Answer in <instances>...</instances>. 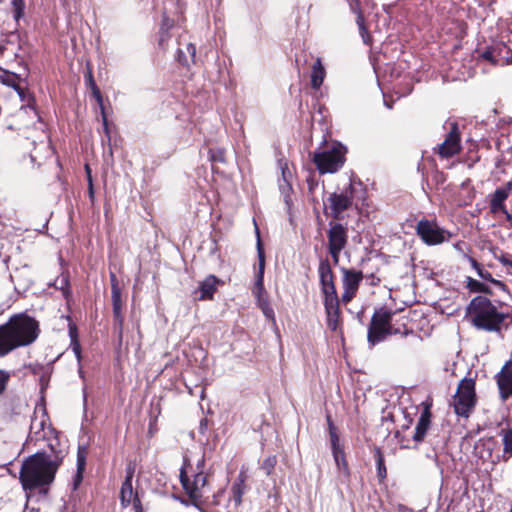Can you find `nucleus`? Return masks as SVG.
Here are the masks:
<instances>
[{"label":"nucleus","mask_w":512,"mask_h":512,"mask_svg":"<svg viewBox=\"0 0 512 512\" xmlns=\"http://www.w3.org/2000/svg\"><path fill=\"white\" fill-rule=\"evenodd\" d=\"M56 437L48 438L47 449L27 457L19 472V480L25 491L39 490L47 493L57 470L62 464L64 453Z\"/></svg>","instance_id":"obj_1"},{"label":"nucleus","mask_w":512,"mask_h":512,"mask_svg":"<svg viewBox=\"0 0 512 512\" xmlns=\"http://www.w3.org/2000/svg\"><path fill=\"white\" fill-rule=\"evenodd\" d=\"M39 323L26 314H16L0 325V357L32 344L39 335Z\"/></svg>","instance_id":"obj_2"},{"label":"nucleus","mask_w":512,"mask_h":512,"mask_svg":"<svg viewBox=\"0 0 512 512\" xmlns=\"http://www.w3.org/2000/svg\"><path fill=\"white\" fill-rule=\"evenodd\" d=\"M467 317L478 330L500 333L508 314L500 311L489 298L476 296L467 307Z\"/></svg>","instance_id":"obj_3"},{"label":"nucleus","mask_w":512,"mask_h":512,"mask_svg":"<svg viewBox=\"0 0 512 512\" xmlns=\"http://www.w3.org/2000/svg\"><path fill=\"white\" fill-rule=\"evenodd\" d=\"M318 273L327 315V326L335 331L340 317L339 298L334 283L333 271L327 259L320 261Z\"/></svg>","instance_id":"obj_4"},{"label":"nucleus","mask_w":512,"mask_h":512,"mask_svg":"<svg viewBox=\"0 0 512 512\" xmlns=\"http://www.w3.org/2000/svg\"><path fill=\"white\" fill-rule=\"evenodd\" d=\"M397 312L381 308L373 314L368 328V342L375 345L383 341L388 335L408 334L405 323L395 320Z\"/></svg>","instance_id":"obj_5"},{"label":"nucleus","mask_w":512,"mask_h":512,"mask_svg":"<svg viewBox=\"0 0 512 512\" xmlns=\"http://www.w3.org/2000/svg\"><path fill=\"white\" fill-rule=\"evenodd\" d=\"M204 464V458H201L197 463V471L193 473L192 478L189 477L184 470H181L180 473L181 484L189 498L196 506L202 502V499L208 490L207 475L203 471Z\"/></svg>","instance_id":"obj_6"},{"label":"nucleus","mask_w":512,"mask_h":512,"mask_svg":"<svg viewBox=\"0 0 512 512\" xmlns=\"http://www.w3.org/2000/svg\"><path fill=\"white\" fill-rule=\"evenodd\" d=\"M346 149L341 144H333L331 147L317 151L313 155V162L321 174L334 173L344 164Z\"/></svg>","instance_id":"obj_7"},{"label":"nucleus","mask_w":512,"mask_h":512,"mask_svg":"<svg viewBox=\"0 0 512 512\" xmlns=\"http://www.w3.org/2000/svg\"><path fill=\"white\" fill-rule=\"evenodd\" d=\"M475 403V381L471 378H464L460 381L453 399L454 411L458 416L467 418Z\"/></svg>","instance_id":"obj_8"},{"label":"nucleus","mask_w":512,"mask_h":512,"mask_svg":"<svg viewBox=\"0 0 512 512\" xmlns=\"http://www.w3.org/2000/svg\"><path fill=\"white\" fill-rule=\"evenodd\" d=\"M354 193L355 185L352 181H349L343 188L330 194L327 202L331 210V216L334 219H339L342 212L351 207L354 199Z\"/></svg>","instance_id":"obj_9"},{"label":"nucleus","mask_w":512,"mask_h":512,"mask_svg":"<svg viewBox=\"0 0 512 512\" xmlns=\"http://www.w3.org/2000/svg\"><path fill=\"white\" fill-rule=\"evenodd\" d=\"M416 233L425 244L430 246L441 244L451 237L449 232L429 220H420L416 226Z\"/></svg>","instance_id":"obj_10"},{"label":"nucleus","mask_w":512,"mask_h":512,"mask_svg":"<svg viewBox=\"0 0 512 512\" xmlns=\"http://www.w3.org/2000/svg\"><path fill=\"white\" fill-rule=\"evenodd\" d=\"M328 250L335 265L339 263L340 253L348 242V231L340 223H330L327 233Z\"/></svg>","instance_id":"obj_11"},{"label":"nucleus","mask_w":512,"mask_h":512,"mask_svg":"<svg viewBox=\"0 0 512 512\" xmlns=\"http://www.w3.org/2000/svg\"><path fill=\"white\" fill-rule=\"evenodd\" d=\"M134 471L135 469L132 465L127 466L126 477L120 490V501L122 507L124 508L132 505L134 512H143L142 504L138 494L133 491L132 479L134 476Z\"/></svg>","instance_id":"obj_12"},{"label":"nucleus","mask_w":512,"mask_h":512,"mask_svg":"<svg viewBox=\"0 0 512 512\" xmlns=\"http://www.w3.org/2000/svg\"><path fill=\"white\" fill-rule=\"evenodd\" d=\"M111 280V300L113 306V317H114V328L118 333L119 343L122 342L123 339V324L124 317L122 314V299H121V289L118 285L117 278L115 274L110 275Z\"/></svg>","instance_id":"obj_13"},{"label":"nucleus","mask_w":512,"mask_h":512,"mask_svg":"<svg viewBox=\"0 0 512 512\" xmlns=\"http://www.w3.org/2000/svg\"><path fill=\"white\" fill-rule=\"evenodd\" d=\"M341 272L343 293L341 300L343 303H349L356 295L359 285L363 279V273L354 269L342 268Z\"/></svg>","instance_id":"obj_14"},{"label":"nucleus","mask_w":512,"mask_h":512,"mask_svg":"<svg viewBox=\"0 0 512 512\" xmlns=\"http://www.w3.org/2000/svg\"><path fill=\"white\" fill-rule=\"evenodd\" d=\"M449 125L450 130L437 150L442 158H450L461 151V137L458 124L456 122H450Z\"/></svg>","instance_id":"obj_15"},{"label":"nucleus","mask_w":512,"mask_h":512,"mask_svg":"<svg viewBox=\"0 0 512 512\" xmlns=\"http://www.w3.org/2000/svg\"><path fill=\"white\" fill-rule=\"evenodd\" d=\"M53 434V430L48 425V418L45 412L41 415L35 414L31 419L30 432L28 436V445L32 442H38L41 439L48 438V435Z\"/></svg>","instance_id":"obj_16"},{"label":"nucleus","mask_w":512,"mask_h":512,"mask_svg":"<svg viewBox=\"0 0 512 512\" xmlns=\"http://www.w3.org/2000/svg\"><path fill=\"white\" fill-rule=\"evenodd\" d=\"M512 190V180L507 182L501 188L495 190V192L490 197V211L493 214L501 212L506 209L504 202L508 199L509 194Z\"/></svg>","instance_id":"obj_17"},{"label":"nucleus","mask_w":512,"mask_h":512,"mask_svg":"<svg viewBox=\"0 0 512 512\" xmlns=\"http://www.w3.org/2000/svg\"><path fill=\"white\" fill-rule=\"evenodd\" d=\"M423 405L424 409L421 412V415L418 419L417 425L415 427V432L413 435V440L416 442H421L424 440L431 424L432 414L430 409L432 404L426 401L423 403Z\"/></svg>","instance_id":"obj_18"},{"label":"nucleus","mask_w":512,"mask_h":512,"mask_svg":"<svg viewBox=\"0 0 512 512\" xmlns=\"http://www.w3.org/2000/svg\"><path fill=\"white\" fill-rule=\"evenodd\" d=\"M257 249H258V258H259V269H258V273H257V279H256V283H255L254 293L256 294L257 299L259 300V297H263V293H264L263 278H264V269H265V255H264L260 240H258Z\"/></svg>","instance_id":"obj_19"},{"label":"nucleus","mask_w":512,"mask_h":512,"mask_svg":"<svg viewBox=\"0 0 512 512\" xmlns=\"http://www.w3.org/2000/svg\"><path fill=\"white\" fill-rule=\"evenodd\" d=\"M469 262H470L472 268L477 272L478 276L481 279H483L485 281H489L490 283H492L496 288H498L501 291L507 290V286L505 283H503L500 280L494 279L492 277V274L489 271H487L486 269H484L482 267V265L480 263H478L474 258L470 257Z\"/></svg>","instance_id":"obj_20"},{"label":"nucleus","mask_w":512,"mask_h":512,"mask_svg":"<svg viewBox=\"0 0 512 512\" xmlns=\"http://www.w3.org/2000/svg\"><path fill=\"white\" fill-rule=\"evenodd\" d=\"M496 382L501 399L506 401L509 397L512 396V375L510 376L500 371L496 375Z\"/></svg>","instance_id":"obj_21"},{"label":"nucleus","mask_w":512,"mask_h":512,"mask_svg":"<svg viewBox=\"0 0 512 512\" xmlns=\"http://www.w3.org/2000/svg\"><path fill=\"white\" fill-rule=\"evenodd\" d=\"M0 82L14 90H17L22 83L25 82V79L14 72L0 68Z\"/></svg>","instance_id":"obj_22"},{"label":"nucleus","mask_w":512,"mask_h":512,"mask_svg":"<svg viewBox=\"0 0 512 512\" xmlns=\"http://www.w3.org/2000/svg\"><path fill=\"white\" fill-rule=\"evenodd\" d=\"M218 283V280L215 276L210 275L208 276L201 284H200V296L198 297L199 300H206V299H212L213 294L216 290V284Z\"/></svg>","instance_id":"obj_23"},{"label":"nucleus","mask_w":512,"mask_h":512,"mask_svg":"<svg viewBox=\"0 0 512 512\" xmlns=\"http://www.w3.org/2000/svg\"><path fill=\"white\" fill-rule=\"evenodd\" d=\"M325 78V69L321 60L318 58L312 66L311 86L313 89H319Z\"/></svg>","instance_id":"obj_24"},{"label":"nucleus","mask_w":512,"mask_h":512,"mask_svg":"<svg viewBox=\"0 0 512 512\" xmlns=\"http://www.w3.org/2000/svg\"><path fill=\"white\" fill-rule=\"evenodd\" d=\"M87 82H88L89 86L91 87L93 96L95 97L97 103L100 106L101 114H102L103 126H104L105 131L107 132L108 131V124H107V117H106L105 111H104L102 95H101V92H100L99 88L95 84L93 76H92V74L90 72L88 73V76H87Z\"/></svg>","instance_id":"obj_25"},{"label":"nucleus","mask_w":512,"mask_h":512,"mask_svg":"<svg viewBox=\"0 0 512 512\" xmlns=\"http://www.w3.org/2000/svg\"><path fill=\"white\" fill-rule=\"evenodd\" d=\"M374 458L376 461L377 476L380 482H383L387 477V469L385 466L384 455L379 447L373 450Z\"/></svg>","instance_id":"obj_26"},{"label":"nucleus","mask_w":512,"mask_h":512,"mask_svg":"<svg viewBox=\"0 0 512 512\" xmlns=\"http://www.w3.org/2000/svg\"><path fill=\"white\" fill-rule=\"evenodd\" d=\"M245 489V475L240 473L232 486V493L234 501L237 505H239L242 501V495L244 494Z\"/></svg>","instance_id":"obj_27"},{"label":"nucleus","mask_w":512,"mask_h":512,"mask_svg":"<svg viewBox=\"0 0 512 512\" xmlns=\"http://www.w3.org/2000/svg\"><path fill=\"white\" fill-rule=\"evenodd\" d=\"M349 5L351 11L355 13L357 16L356 23L359 27V30H365V20L362 11V0H351Z\"/></svg>","instance_id":"obj_28"},{"label":"nucleus","mask_w":512,"mask_h":512,"mask_svg":"<svg viewBox=\"0 0 512 512\" xmlns=\"http://www.w3.org/2000/svg\"><path fill=\"white\" fill-rule=\"evenodd\" d=\"M70 347L77 357L78 361L81 359V346L78 340L77 328L74 324L69 325Z\"/></svg>","instance_id":"obj_29"},{"label":"nucleus","mask_w":512,"mask_h":512,"mask_svg":"<svg viewBox=\"0 0 512 512\" xmlns=\"http://www.w3.org/2000/svg\"><path fill=\"white\" fill-rule=\"evenodd\" d=\"M467 287L471 292H480L490 295L492 294L491 289L486 284L471 277L467 278Z\"/></svg>","instance_id":"obj_30"},{"label":"nucleus","mask_w":512,"mask_h":512,"mask_svg":"<svg viewBox=\"0 0 512 512\" xmlns=\"http://www.w3.org/2000/svg\"><path fill=\"white\" fill-rule=\"evenodd\" d=\"M20 98V100L24 103H26L25 109L30 108L34 110L33 103H34V97L31 93H29L22 85L15 90ZM24 108V106H22Z\"/></svg>","instance_id":"obj_31"},{"label":"nucleus","mask_w":512,"mask_h":512,"mask_svg":"<svg viewBox=\"0 0 512 512\" xmlns=\"http://www.w3.org/2000/svg\"><path fill=\"white\" fill-rule=\"evenodd\" d=\"M258 304L265 317L275 323L274 310L270 306L267 298L259 297Z\"/></svg>","instance_id":"obj_32"},{"label":"nucleus","mask_w":512,"mask_h":512,"mask_svg":"<svg viewBox=\"0 0 512 512\" xmlns=\"http://www.w3.org/2000/svg\"><path fill=\"white\" fill-rule=\"evenodd\" d=\"M88 448L85 445L79 446L77 450V470L84 471L86 467V459Z\"/></svg>","instance_id":"obj_33"},{"label":"nucleus","mask_w":512,"mask_h":512,"mask_svg":"<svg viewBox=\"0 0 512 512\" xmlns=\"http://www.w3.org/2000/svg\"><path fill=\"white\" fill-rule=\"evenodd\" d=\"M12 10L14 13V19L19 21L24 16L25 2L24 0H10Z\"/></svg>","instance_id":"obj_34"},{"label":"nucleus","mask_w":512,"mask_h":512,"mask_svg":"<svg viewBox=\"0 0 512 512\" xmlns=\"http://www.w3.org/2000/svg\"><path fill=\"white\" fill-rule=\"evenodd\" d=\"M327 421L329 425V435H330V441H331V447H336L340 444L339 436L336 432V428L331 420L330 416H327Z\"/></svg>","instance_id":"obj_35"},{"label":"nucleus","mask_w":512,"mask_h":512,"mask_svg":"<svg viewBox=\"0 0 512 512\" xmlns=\"http://www.w3.org/2000/svg\"><path fill=\"white\" fill-rule=\"evenodd\" d=\"M504 454L512 456V429L507 430L503 435Z\"/></svg>","instance_id":"obj_36"},{"label":"nucleus","mask_w":512,"mask_h":512,"mask_svg":"<svg viewBox=\"0 0 512 512\" xmlns=\"http://www.w3.org/2000/svg\"><path fill=\"white\" fill-rule=\"evenodd\" d=\"M276 463H277L276 457L269 456L263 461V463L261 465V469L265 472L266 475H270L273 472Z\"/></svg>","instance_id":"obj_37"},{"label":"nucleus","mask_w":512,"mask_h":512,"mask_svg":"<svg viewBox=\"0 0 512 512\" xmlns=\"http://www.w3.org/2000/svg\"><path fill=\"white\" fill-rule=\"evenodd\" d=\"M496 259L505 267L508 268L507 273L512 275V259L507 254L496 256Z\"/></svg>","instance_id":"obj_38"},{"label":"nucleus","mask_w":512,"mask_h":512,"mask_svg":"<svg viewBox=\"0 0 512 512\" xmlns=\"http://www.w3.org/2000/svg\"><path fill=\"white\" fill-rule=\"evenodd\" d=\"M332 452L337 465H340V461L344 460V451L341 445L339 444L336 447H332Z\"/></svg>","instance_id":"obj_39"},{"label":"nucleus","mask_w":512,"mask_h":512,"mask_svg":"<svg viewBox=\"0 0 512 512\" xmlns=\"http://www.w3.org/2000/svg\"><path fill=\"white\" fill-rule=\"evenodd\" d=\"M176 58H177V61L184 66L189 64L186 53L182 49L177 50Z\"/></svg>","instance_id":"obj_40"},{"label":"nucleus","mask_w":512,"mask_h":512,"mask_svg":"<svg viewBox=\"0 0 512 512\" xmlns=\"http://www.w3.org/2000/svg\"><path fill=\"white\" fill-rule=\"evenodd\" d=\"M8 379H9V374L3 370H0V393H2L4 391Z\"/></svg>","instance_id":"obj_41"},{"label":"nucleus","mask_w":512,"mask_h":512,"mask_svg":"<svg viewBox=\"0 0 512 512\" xmlns=\"http://www.w3.org/2000/svg\"><path fill=\"white\" fill-rule=\"evenodd\" d=\"M83 473L84 471L77 470L76 474L74 476L73 482H74V489H77L79 484L82 482L83 479Z\"/></svg>","instance_id":"obj_42"},{"label":"nucleus","mask_w":512,"mask_h":512,"mask_svg":"<svg viewBox=\"0 0 512 512\" xmlns=\"http://www.w3.org/2000/svg\"><path fill=\"white\" fill-rule=\"evenodd\" d=\"M186 51L190 55L191 60L194 61V58L196 55V48H195L194 44L188 43L186 45Z\"/></svg>","instance_id":"obj_43"},{"label":"nucleus","mask_w":512,"mask_h":512,"mask_svg":"<svg viewBox=\"0 0 512 512\" xmlns=\"http://www.w3.org/2000/svg\"><path fill=\"white\" fill-rule=\"evenodd\" d=\"M502 372L512 375V359L508 360L501 369Z\"/></svg>","instance_id":"obj_44"},{"label":"nucleus","mask_w":512,"mask_h":512,"mask_svg":"<svg viewBox=\"0 0 512 512\" xmlns=\"http://www.w3.org/2000/svg\"><path fill=\"white\" fill-rule=\"evenodd\" d=\"M208 429V420L206 418L201 419L199 424V431L201 434H204Z\"/></svg>","instance_id":"obj_45"},{"label":"nucleus","mask_w":512,"mask_h":512,"mask_svg":"<svg viewBox=\"0 0 512 512\" xmlns=\"http://www.w3.org/2000/svg\"><path fill=\"white\" fill-rule=\"evenodd\" d=\"M483 58L490 61V62H493L495 63L496 62V59L494 58V54L492 51L490 50H487L485 51L483 54H482Z\"/></svg>","instance_id":"obj_46"},{"label":"nucleus","mask_w":512,"mask_h":512,"mask_svg":"<svg viewBox=\"0 0 512 512\" xmlns=\"http://www.w3.org/2000/svg\"><path fill=\"white\" fill-rule=\"evenodd\" d=\"M282 174H283V177H285V170L284 169H282ZM286 188L290 189L291 187H290V184L287 182L286 178H284V184H280V189L282 191H284Z\"/></svg>","instance_id":"obj_47"},{"label":"nucleus","mask_w":512,"mask_h":512,"mask_svg":"<svg viewBox=\"0 0 512 512\" xmlns=\"http://www.w3.org/2000/svg\"><path fill=\"white\" fill-rule=\"evenodd\" d=\"M501 212L505 215L507 222H509L510 226L512 227V215L508 212L507 209H505Z\"/></svg>","instance_id":"obj_48"},{"label":"nucleus","mask_w":512,"mask_h":512,"mask_svg":"<svg viewBox=\"0 0 512 512\" xmlns=\"http://www.w3.org/2000/svg\"><path fill=\"white\" fill-rule=\"evenodd\" d=\"M88 188H89V195H90L91 198H93L94 197V190H93L92 177H90V176H89Z\"/></svg>","instance_id":"obj_49"},{"label":"nucleus","mask_w":512,"mask_h":512,"mask_svg":"<svg viewBox=\"0 0 512 512\" xmlns=\"http://www.w3.org/2000/svg\"><path fill=\"white\" fill-rule=\"evenodd\" d=\"M360 33L362 35V38L364 40L365 43H368V39L370 38L369 35H368V31H367V28L365 27V30H360Z\"/></svg>","instance_id":"obj_50"},{"label":"nucleus","mask_w":512,"mask_h":512,"mask_svg":"<svg viewBox=\"0 0 512 512\" xmlns=\"http://www.w3.org/2000/svg\"><path fill=\"white\" fill-rule=\"evenodd\" d=\"M435 178L437 179V182H443L444 176L441 173H436Z\"/></svg>","instance_id":"obj_51"},{"label":"nucleus","mask_w":512,"mask_h":512,"mask_svg":"<svg viewBox=\"0 0 512 512\" xmlns=\"http://www.w3.org/2000/svg\"><path fill=\"white\" fill-rule=\"evenodd\" d=\"M85 170H86V173H87V179L89 180V176L91 177V170H90V167L88 165L85 166Z\"/></svg>","instance_id":"obj_52"},{"label":"nucleus","mask_w":512,"mask_h":512,"mask_svg":"<svg viewBox=\"0 0 512 512\" xmlns=\"http://www.w3.org/2000/svg\"><path fill=\"white\" fill-rule=\"evenodd\" d=\"M85 170H86V173H87V179L89 180V176L91 177V170H90V167L88 165L85 166Z\"/></svg>","instance_id":"obj_53"},{"label":"nucleus","mask_w":512,"mask_h":512,"mask_svg":"<svg viewBox=\"0 0 512 512\" xmlns=\"http://www.w3.org/2000/svg\"><path fill=\"white\" fill-rule=\"evenodd\" d=\"M364 4L367 6V7H372L373 6V3H372V0H363Z\"/></svg>","instance_id":"obj_54"},{"label":"nucleus","mask_w":512,"mask_h":512,"mask_svg":"<svg viewBox=\"0 0 512 512\" xmlns=\"http://www.w3.org/2000/svg\"><path fill=\"white\" fill-rule=\"evenodd\" d=\"M288 198H289V196H288V195H286V196H285V202H286V203H288Z\"/></svg>","instance_id":"obj_55"}]
</instances>
